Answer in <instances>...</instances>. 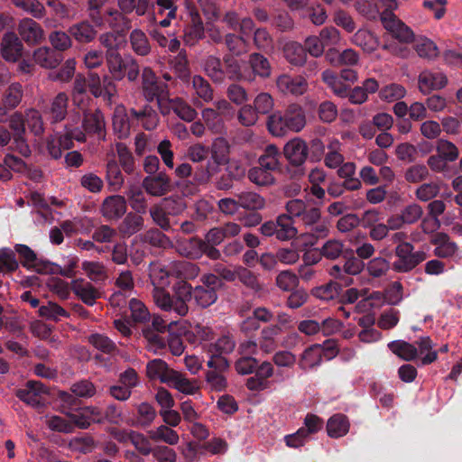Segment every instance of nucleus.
Masks as SVG:
<instances>
[{"label": "nucleus", "mask_w": 462, "mask_h": 462, "mask_svg": "<svg viewBox=\"0 0 462 462\" xmlns=\"http://www.w3.org/2000/svg\"><path fill=\"white\" fill-rule=\"evenodd\" d=\"M322 356L321 346L319 344L312 345L304 350L299 365L303 370L314 368L321 364Z\"/></svg>", "instance_id": "38"}, {"label": "nucleus", "mask_w": 462, "mask_h": 462, "mask_svg": "<svg viewBox=\"0 0 462 462\" xmlns=\"http://www.w3.org/2000/svg\"><path fill=\"white\" fill-rule=\"evenodd\" d=\"M306 125V112L302 106L297 103L290 104L283 111L272 114L267 120L269 132L278 137L289 132L300 133Z\"/></svg>", "instance_id": "2"}, {"label": "nucleus", "mask_w": 462, "mask_h": 462, "mask_svg": "<svg viewBox=\"0 0 462 462\" xmlns=\"http://www.w3.org/2000/svg\"><path fill=\"white\" fill-rule=\"evenodd\" d=\"M224 40L226 49L235 56H241L248 51L247 41L243 35L229 32L225 35Z\"/></svg>", "instance_id": "55"}, {"label": "nucleus", "mask_w": 462, "mask_h": 462, "mask_svg": "<svg viewBox=\"0 0 462 462\" xmlns=\"http://www.w3.org/2000/svg\"><path fill=\"white\" fill-rule=\"evenodd\" d=\"M15 252L20 255L23 266L39 273H47L51 271L49 262L39 259L36 254L25 245H16Z\"/></svg>", "instance_id": "11"}, {"label": "nucleus", "mask_w": 462, "mask_h": 462, "mask_svg": "<svg viewBox=\"0 0 462 462\" xmlns=\"http://www.w3.org/2000/svg\"><path fill=\"white\" fill-rule=\"evenodd\" d=\"M172 290L175 291V300L171 311L178 316L184 317L189 312L188 301L194 300L196 305L201 309H206L213 305L217 300V290L197 285L192 287L184 281H179L174 283Z\"/></svg>", "instance_id": "1"}, {"label": "nucleus", "mask_w": 462, "mask_h": 462, "mask_svg": "<svg viewBox=\"0 0 462 462\" xmlns=\"http://www.w3.org/2000/svg\"><path fill=\"white\" fill-rule=\"evenodd\" d=\"M388 347L394 355L405 361L414 360L418 356L417 346L404 340L392 341L388 344Z\"/></svg>", "instance_id": "42"}, {"label": "nucleus", "mask_w": 462, "mask_h": 462, "mask_svg": "<svg viewBox=\"0 0 462 462\" xmlns=\"http://www.w3.org/2000/svg\"><path fill=\"white\" fill-rule=\"evenodd\" d=\"M68 32L76 42L82 44L93 42L97 35V30L88 21H81L72 24Z\"/></svg>", "instance_id": "25"}, {"label": "nucleus", "mask_w": 462, "mask_h": 462, "mask_svg": "<svg viewBox=\"0 0 462 462\" xmlns=\"http://www.w3.org/2000/svg\"><path fill=\"white\" fill-rule=\"evenodd\" d=\"M171 204H174L176 207L172 208V214H178L180 212L184 207L183 204L178 202L171 197H168L162 199L161 203H156L150 208V216L152 221L159 226L162 230L168 231L171 229L170 218L168 217V213L166 212V208H169Z\"/></svg>", "instance_id": "9"}, {"label": "nucleus", "mask_w": 462, "mask_h": 462, "mask_svg": "<svg viewBox=\"0 0 462 462\" xmlns=\"http://www.w3.org/2000/svg\"><path fill=\"white\" fill-rule=\"evenodd\" d=\"M276 87L285 94L301 96L308 89V82L302 76L291 77L288 74H282L276 79Z\"/></svg>", "instance_id": "12"}, {"label": "nucleus", "mask_w": 462, "mask_h": 462, "mask_svg": "<svg viewBox=\"0 0 462 462\" xmlns=\"http://www.w3.org/2000/svg\"><path fill=\"white\" fill-rule=\"evenodd\" d=\"M23 46L14 32H7L1 42V52L6 61L15 62L22 56Z\"/></svg>", "instance_id": "20"}, {"label": "nucleus", "mask_w": 462, "mask_h": 462, "mask_svg": "<svg viewBox=\"0 0 462 462\" xmlns=\"http://www.w3.org/2000/svg\"><path fill=\"white\" fill-rule=\"evenodd\" d=\"M234 336L226 333L218 337L215 342L207 344L204 347L207 354L229 355L236 347Z\"/></svg>", "instance_id": "30"}, {"label": "nucleus", "mask_w": 462, "mask_h": 462, "mask_svg": "<svg viewBox=\"0 0 462 462\" xmlns=\"http://www.w3.org/2000/svg\"><path fill=\"white\" fill-rule=\"evenodd\" d=\"M140 89L148 103L170 96L168 85L161 81L150 67H144L142 70Z\"/></svg>", "instance_id": "5"}, {"label": "nucleus", "mask_w": 462, "mask_h": 462, "mask_svg": "<svg viewBox=\"0 0 462 462\" xmlns=\"http://www.w3.org/2000/svg\"><path fill=\"white\" fill-rule=\"evenodd\" d=\"M281 327L271 325L264 327L260 333L259 346L264 353H270L276 347L275 338L281 333Z\"/></svg>", "instance_id": "40"}, {"label": "nucleus", "mask_w": 462, "mask_h": 462, "mask_svg": "<svg viewBox=\"0 0 462 462\" xmlns=\"http://www.w3.org/2000/svg\"><path fill=\"white\" fill-rule=\"evenodd\" d=\"M142 241L153 247L168 248L172 246L170 238L157 228H151L142 235Z\"/></svg>", "instance_id": "57"}, {"label": "nucleus", "mask_w": 462, "mask_h": 462, "mask_svg": "<svg viewBox=\"0 0 462 462\" xmlns=\"http://www.w3.org/2000/svg\"><path fill=\"white\" fill-rule=\"evenodd\" d=\"M119 162L125 172L131 174L135 170V162L131 151L123 143L116 144Z\"/></svg>", "instance_id": "64"}, {"label": "nucleus", "mask_w": 462, "mask_h": 462, "mask_svg": "<svg viewBox=\"0 0 462 462\" xmlns=\"http://www.w3.org/2000/svg\"><path fill=\"white\" fill-rule=\"evenodd\" d=\"M203 69L206 75L217 84H221L226 79V72L220 58L209 55L203 64Z\"/></svg>", "instance_id": "28"}, {"label": "nucleus", "mask_w": 462, "mask_h": 462, "mask_svg": "<svg viewBox=\"0 0 462 462\" xmlns=\"http://www.w3.org/2000/svg\"><path fill=\"white\" fill-rule=\"evenodd\" d=\"M283 153L291 164L300 166L308 158L309 148L304 140L295 137L284 145Z\"/></svg>", "instance_id": "13"}, {"label": "nucleus", "mask_w": 462, "mask_h": 462, "mask_svg": "<svg viewBox=\"0 0 462 462\" xmlns=\"http://www.w3.org/2000/svg\"><path fill=\"white\" fill-rule=\"evenodd\" d=\"M273 173L274 172L257 163L256 166L252 167L248 171L247 177L248 180L256 186L266 187L274 184L275 178Z\"/></svg>", "instance_id": "36"}, {"label": "nucleus", "mask_w": 462, "mask_h": 462, "mask_svg": "<svg viewBox=\"0 0 462 462\" xmlns=\"http://www.w3.org/2000/svg\"><path fill=\"white\" fill-rule=\"evenodd\" d=\"M25 125L36 136H42L44 133V123L41 113L35 108L25 110Z\"/></svg>", "instance_id": "58"}, {"label": "nucleus", "mask_w": 462, "mask_h": 462, "mask_svg": "<svg viewBox=\"0 0 462 462\" xmlns=\"http://www.w3.org/2000/svg\"><path fill=\"white\" fill-rule=\"evenodd\" d=\"M48 393V388L42 382L30 380L16 390L15 396L32 407H41L44 404V395Z\"/></svg>", "instance_id": "7"}, {"label": "nucleus", "mask_w": 462, "mask_h": 462, "mask_svg": "<svg viewBox=\"0 0 462 462\" xmlns=\"http://www.w3.org/2000/svg\"><path fill=\"white\" fill-rule=\"evenodd\" d=\"M239 208L246 210H260L265 207V199L253 191H244L236 195Z\"/></svg>", "instance_id": "39"}, {"label": "nucleus", "mask_w": 462, "mask_h": 462, "mask_svg": "<svg viewBox=\"0 0 462 462\" xmlns=\"http://www.w3.org/2000/svg\"><path fill=\"white\" fill-rule=\"evenodd\" d=\"M248 64L252 69V78L256 76L268 79L272 73L271 64L266 57L259 52H253L248 56Z\"/></svg>", "instance_id": "29"}, {"label": "nucleus", "mask_w": 462, "mask_h": 462, "mask_svg": "<svg viewBox=\"0 0 462 462\" xmlns=\"http://www.w3.org/2000/svg\"><path fill=\"white\" fill-rule=\"evenodd\" d=\"M430 243L436 247L434 254L440 258H448L453 256L457 251V245L455 242L451 241L449 236L443 232L435 234Z\"/></svg>", "instance_id": "24"}, {"label": "nucleus", "mask_w": 462, "mask_h": 462, "mask_svg": "<svg viewBox=\"0 0 462 462\" xmlns=\"http://www.w3.org/2000/svg\"><path fill=\"white\" fill-rule=\"evenodd\" d=\"M381 21L383 27L392 36L402 42H411L414 40V33L403 22L393 13L382 12Z\"/></svg>", "instance_id": "8"}, {"label": "nucleus", "mask_w": 462, "mask_h": 462, "mask_svg": "<svg viewBox=\"0 0 462 462\" xmlns=\"http://www.w3.org/2000/svg\"><path fill=\"white\" fill-rule=\"evenodd\" d=\"M129 114L147 131L154 130L160 123L159 114L148 102L141 108L131 107Z\"/></svg>", "instance_id": "14"}, {"label": "nucleus", "mask_w": 462, "mask_h": 462, "mask_svg": "<svg viewBox=\"0 0 462 462\" xmlns=\"http://www.w3.org/2000/svg\"><path fill=\"white\" fill-rule=\"evenodd\" d=\"M189 82L194 90V95L206 103H209L214 98V90L210 83L201 75H194Z\"/></svg>", "instance_id": "34"}, {"label": "nucleus", "mask_w": 462, "mask_h": 462, "mask_svg": "<svg viewBox=\"0 0 462 462\" xmlns=\"http://www.w3.org/2000/svg\"><path fill=\"white\" fill-rule=\"evenodd\" d=\"M205 243V240L191 237L181 245L180 253L186 257L198 259L203 254Z\"/></svg>", "instance_id": "61"}, {"label": "nucleus", "mask_w": 462, "mask_h": 462, "mask_svg": "<svg viewBox=\"0 0 462 462\" xmlns=\"http://www.w3.org/2000/svg\"><path fill=\"white\" fill-rule=\"evenodd\" d=\"M199 267L188 261L174 263L171 266V275L180 281L194 280L199 274Z\"/></svg>", "instance_id": "32"}, {"label": "nucleus", "mask_w": 462, "mask_h": 462, "mask_svg": "<svg viewBox=\"0 0 462 462\" xmlns=\"http://www.w3.org/2000/svg\"><path fill=\"white\" fill-rule=\"evenodd\" d=\"M220 172V165L217 163L208 161L206 165H201L197 168L194 173V180L199 185L208 184L212 178Z\"/></svg>", "instance_id": "50"}, {"label": "nucleus", "mask_w": 462, "mask_h": 462, "mask_svg": "<svg viewBox=\"0 0 462 462\" xmlns=\"http://www.w3.org/2000/svg\"><path fill=\"white\" fill-rule=\"evenodd\" d=\"M390 262L383 257L378 256L367 263L366 271L373 278L385 276L390 270Z\"/></svg>", "instance_id": "63"}, {"label": "nucleus", "mask_w": 462, "mask_h": 462, "mask_svg": "<svg viewBox=\"0 0 462 462\" xmlns=\"http://www.w3.org/2000/svg\"><path fill=\"white\" fill-rule=\"evenodd\" d=\"M229 144L228 142L222 137L214 140L211 145V160L218 165H224L229 160Z\"/></svg>", "instance_id": "52"}, {"label": "nucleus", "mask_w": 462, "mask_h": 462, "mask_svg": "<svg viewBox=\"0 0 462 462\" xmlns=\"http://www.w3.org/2000/svg\"><path fill=\"white\" fill-rule=\"evenodd\" d=\"M106 60L108 71L115 79L121 80L125 77L124 67L125 61H124L121 54L118 52L106 53Z\"/></svg>", "instance_id": "59"}, {"label": "nucleus", "mask_w": 462, "mask_h": 462, "mask_svg": "<svg viewBox=\"0 0 462 462\" xmlns=\"http://www.w3.org/2000/svg\"><path fill=\"white\" fill-rule=\"evenodd\" d=\"M202 119L208 128L214 134H221L225 130V123L220 113L211 107L204 108L201 112Z\"/></svg>", "instance_id": "51"}, {"label": "nucleus", "mask_w": 462, "mask_h": 462, "mask_svg": "<svg viewBox=\"0 0 462 462\" xmlns=\"http://www.w3.org/2000/svg\"><path fill=\"white\" fill-rule=\"evenodd\" d=\"M225 63L226 78L233 81L248 80L253 81L251 75H244L241 71L239 61L234 57L226 55L223 59Z\"/></svg>", "instance_id": "49"}, {"label": "nucleus", "mask_w": 462, "mask_h": 462, "mask_svg": "<svg viewBox=\"0 0 462 462\" xmlns=\"http://www.w3.org/2000/svg\"><path fill=\"white\" fill-rule=\"evenodd\" d=\"M129 42L133 51L139 56H147L151 53L152 46L148 37L141 29H134L129 35Z\"/></svg>", "instance_id": "33"}, {"label": "nucleus", "mask_w": 462, "mask_h": 462, "mask_svg": "<svg viewBox=\"0 0 462 462\" xmlns=\"http://www.w3.org/2000/svg\"><path fill=\"white\" fill-rule=\"evenodd\" d=\"M142 185L146 193L152 197H162L171 189V178L164 171L145 177Z\"/></svg>", "instance_id": "10"}, {"label": "nucleus", "mask_w": 462, "mask_h": 462, "mask_svg": "<svg viewBox=\"0 0 462 462\" xmlns=\"http://www.w3.org/2000/svg\"><path fill=\"white\" fill-rule=\"evenodd\" d=\"M151 440L155 442L162 441L170 446L179 443L180 437L176 430L167 425H160L159 427L148 431Z\"/></svg>", "instance_id": "37"}, {"label": "nucleus", "mask_w": 462, "mask_h": 462, "mask_svg": "<svg viewBox=\"0 0 462 462\" xmlns=\"http://www.w3.org/2000/svg\"><path fill=\"white\" fill-rule=\"evenodd\" d=\"M82 270L93 282H103L108 277L106 266L100 262L85 261L82 263Z\"/></svg>", "instance_id": "56"}, {"label": "nucleus", "mask_w": 462, "mask_h": 462, "mask_svg": "<svg viewBox=\"0 0 462 462\" xmlns=\"http://www.w3.org/2000/svg\"><path fill=\"white\" fill-rule=\"evenodd\" d=\"M447 83V77L441 72L424 70L419 75L418 79L419 88L423 94H429L432 90L440 89Z\"/></svg>", "instance_id": "21"}, {"label": "nucleus", "mask_w": 462, "mask_h": 462, "mask_svg": "<svg viewBox=\"0 0 462 462\" xmlns=\"http://www.w3.org/2000/svg\"><path fill=\"white\" fill-rule=\"evenodd\" d=\"M17 31L22 40L28 45L39 44L44 39V32L42 26L30 18L21 20Z\"/></svg>", "instance_id": "16"}, {"label": "nucleus", "mask_w": 462, "mask_h": 462, "mask_svg": "<svg viewBox=\"0 0 462 462\" xmlns=\"http://www.w3.org/2000/svg\"><path fill=\"white\" fill-rule=\"evenodd\" d=\"M283 57L293 67H303L307 63L308 55L304 46L294 41L286 42L282 47Z\"/></svg>", "instance_id": "23"}, {"label": "nucleus", "mask_w": 462, "mask_h": 462, "mask_svg": "<svg viewBox=\"0 0 462 462\" xmlns=\"http://www.w3.org/2000/svg\"><path fill=\"white\" fill-rule=\"evenodd\" d=\"M237 279L244 286L255 294H260L264 291V285L261 282L258 276L247 268L238 267Z\"/></svg>", "instance_id": "45"}, {"label": "nucleus", "mask_w": 462, "mask_h": 462, "mask_svg": "<svg viewBox=\"0 0 462 462\" xmlns=\"http://www.w3.org/2000/svg\"><path fill=\"white\" fill-rule=\"evenodd\" d=\"M257 163L273 172L278 171L281 168L280 152L276 145L269 144L258 158Z\"/></svg>", "instance_id": "35"}, {"label": "nucleus", "mask_w": 462, "mask_h": 462, "mask_svg": "<svg viewBox=\"0 0 462 462\" xmlns=\"http://www.w3.org/2000/svg\"><path fill=\"white\" fill-rule=\"evenodd\" d=\"M277 222V239L280 241H288L297 236V228L294 226V221L291 217L281 214L276 218Z\"/></svg>", "instance_id": "46"}, {"label": "nucleus", "mask_w": 462, "mask_h": 462, "mask_svg": "<svg viewBox=\"0 0 462 462\" xmlns=\"http://www.w3.org/2000/svg\"><path fill=\"white\" fill-rule=\"evenodd\" d=\"M351 42L367 52L375 51L379 45L378 39L370 31L365 29H359L352 36Z\"/></svg>", "instance_id": "43"}, {"label": "nucleus", "mask_w": 462, "mask_h": 462, "mask_svg": "<svg viewBox=\"0 0 462 462\" xmlns=\"http://www.w3.org/2000/svg\"><path fill=\"white\" fill-rule=\"evenodd\" d=\"M82 128L86 134H97L98 136L104 137L106 121L101 110L95 109L84 112Z\"/></svg>", "instance_id": "18"}, {"label": "nucleus", "mask_w": 462, "mask_h": 462, "mask_svg": "<svg viewBox=\"0 0 462 462\" xmlns=\"http://www.w3.org/2000/svg\"><path fill=\"white\" fill-rule=\"evenodd\" d=\"M253 42L259 51L270 52L274 50L273 38L266 28L261 27L254 30Z\"/></svg>", "instance_id": "54"}, {"label": "nucleus", "mask_w": 462, "mask_h": 462, "mask_svg": "<svg viewBox=\"0 0 462 462\" xmlns=\"http://www.w3.org/2000/svg\"><path fill=\"white\" fill-rule=\"evenodd\" d=\"M39 315L50 320L58 321L61 318H69V313L56 302L49 301L39 308Z\"/></svg>", "instance_id": "60"}, {"label": "nucleus", "mask_w": 462, "mask_h": 462, "mask_svg": "<svg viewBox=\"0 0 462 462\" xmlns=\"http://www.w3.org/2000/svg\"><path fill=\"white\" fill-rule=\"evenodd\" d=\"M418 356H421V364L430 365L438 359V352L433 350V343L430 337H421L416 341Z\"/></svg>", "instance_id": "53"}, {"label": "nucleus", "mask_w": 462, "mask_h": 462, "mask_svg": "<svg viewBox=\"0 0 462 462\" xmlns=\"http://www.w3.org/2000/svg\"><path fill=\"white\" fill-rule=\"evenodd\" d=\"M144 227V218L142 214L128 213L118 226V231L123 237H130L137 234Z\"/></svg>", "instance_id": "27"}, {"label": "nucleus", "mask_w": 462, "mask_h": 462, "mask_svg": "<svg viewBox=\"0 0 462 462\" xmlns=\"http://www.w3.org/2000/svg\"><path fill=\"white\" fill-rule=\"evenodd\" d=\"M71 291L78 299L88 306L95 305L97 300L101 297L100 291L83 278L75 279L71 282Z\"/></svg>", "instance_id": "15"}, {"label": "nucleus", "mask_w": 462, "mask_h": 462, "mask_svg": "<svg viewBox=\"0 0 462 462\" xmlns=\"http://www.w3.org/2000/svg\"><path fill=\"white\" fill-rule=\"evenodd\" d=\"M322 81L338 97H345L347 94L348 88L343 84L337 78V74L326 69L321 74Z\"/></svg>", "instance_id": "62"}, {"label": "nucleus", "mask_w": 462, "mask_h": 462, "mask_svg": "<svg viewBox=\"0 0 462 462\" xmlns=\"http://www.w3.org/2000/svg\"><path fill=\"white\" fill-rule=\"evenodd\" d=\"M205 36V28L200 17L192 16L191 22L185 26L182 40L185 45L194 46Z\"/></svg>", "instance_id": "26"}, {"label": "nucleus", "mask_w": 462, "mask_h": 462, "mask_svg": "<svg viewBox=\"0 0 462 462\" xmlns=\"http://www.w3.org/2000/svg\"><path fill=\"white\" fill-rule=\"evenodd\" d=\"M175 370L162 359H153L146 365V374L151 380H159L162 383H171Z\"/></svg>", "instance_id": "22"}, {"label": "nucleus", "mask_w": 462, "mask_h": 462, "mask_svg": "<svg viewBox=\"0 0 462 462\" xmlns=\"http://www.w3.org/2000/svg\"><path fill=\"white\" fill-rule=\"evenodd\" d=\"M172 111L181 120L192 122L198 116V112L187 101L181 97L171 99Z\"/></svg>", "instance_id": "48"}, {"label": "nucleus", "mask_w": 462, "mask_h": 462, "mask_svg": "<svg viewBox=\"0 0 462 462\" xmlns=\"http://www.w3.org/2000/svg\"><path fill=\"white\" fill-rule=\"evenodd\" d=\"M349 428V420L342 413L334 414L327 422V432L330 438L337 439L346 435Z\"/></svg>", "instance_id": "31"}, {"label": "nucleus", "mask_w": 462, "mask_h": 462, "mask_svg": "<svg viewBox=\"0 0 462 462\" xmlns=\"http://www.w3.org/2000/svg\"><path fill=\"white\" fill-rule=\"evenodd\" d=\"M171 270L168 271L161 263L153 262L149 266V278L153 286L152 299L162 310L171 312L175 300V291L172 295L165 290L170 285Z\"/></svg>", "instance_id": "3"}, {"label": "nucleus", "mask_w": 462, "mask_h": 462, "mask_svg": "<svg viewBox=\"0 0 462 462\" xmlns=\"http://www.w3.org/2000/svg\"><path fill=\"white\" fill-rule=\"evenodd\" d=\"M68 107L69 96L65 92H60L50 101L49 106L43 112L51 124H57L66 118Z\"/></svg>", "instance_id": "17"}, {"label": "nucleus", "mask_w": 462, "mask_h": 462, "mask_svg": "<svg viewBox=\"0 0 462 462\" xmlns=\"http://www.w3.org/2000/svg\"><path fill=\"white\" fill-rule=\"evenodd\" d=\"M394 254L397 259L393 263V269L401 273L412 271L427 258V254L424 251H414V246L411 243L397 245Z\"/></svg>", "instance_id": "4"}, {"label": "nucleus", "mask_w": 462, "mask_h": 462, "mask_svg": "<svg viewBox=\"0 0 462 462\" xmlns=\"http://www.w3.org/2000/svg\"><path fill=\"white\" fill-rule=\"evenodd\" d=\"M23 97V86L18 82H14L9 85L8 88L5 90L2 102H4L5 106L7 107L9 111H11L15 109L21 104Z\"/></svg>", "instance_id": "44"}, {"label": "nucleus", "mask_w": 462, "mask_h": 462, "mask_svg": "<svg viewBox=\"0 0 462 462\" xmlns=\"http://www.w3.org/2000/svg\"><path fill=\"white\" fill-rule=\"evenodd\" d=\"M33 59L37 64L46 69L56 68L61 61L60 55L48 47L38 48L33 53Z\"/></svg>", "instance_id": "41"}, {"label": "nucleus", "mask_w": 462, "mask_h": 462, "mask_svg": "<svg viewBox=\"0 0 462 462\" xmlns=\"http://www.w3.org/2000/svg\"><path fill=\"white\" fill-rule=\"evenodd\" d=\"M287 217L300 218L304 225H312L321 219V211L319 208H309L305 201L299 199H290L285 204Z\"/></svg>", "instance_id": "6"}, {"label": "nucleus", "mask_w": 462, "mask_h": 462, "mask_svg": "<svg viewBox=\"0 0 462 462\" xmlns=\"http://www.w3.org/2000/svg\"><path fill=\"white\" fill-rule=\"evenodd\" d=\"M168 385L173 386L185 394H194L199 389L196 380H190L184 374L176 370L171 379V383Z\"/></svg>", "instance_id": "47"}, {"label": "nucleus", "mask_w": 462, "mask_h": 462, "mask_svg": "<svg viewBox=\"0 0 462 462\" xmlns=\"http://www.w3.org/2000/svg\"><path fill=\"white\" fill-rule=\"evenodd\" d=\"M126 209L125 199L120 195H112L103 201L100 210L105 218L113 220L123 217Z\"/></svg>", "instance_id": "19"}]
</instances>
